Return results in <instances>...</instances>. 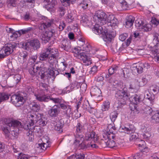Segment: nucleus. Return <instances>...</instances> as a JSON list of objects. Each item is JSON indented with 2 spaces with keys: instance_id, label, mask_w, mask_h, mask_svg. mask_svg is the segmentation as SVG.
Wrapping results in <instances>:
<instances>
[{
  "instance_id": "obj_1",
  "label": "nucleus",
  "mask_w": 159,
  "mask_h": 159,
  "mask_svg": "<svg viewBox=\"0 0 159 159\" xmlns=\"http://www.w3.org/2000/svg\"><path fill=\"white\" fill-rule=\"evenodd\" d=\"M22 128V124L20 122L17 120H12L8 123L7 125H5L2 128V130L5 134H8L10 131H11V134H14V135L15 136L17 135L19 130L21 129Z\"/></svg>"
},
{
  "instance_id": "obj_2",
  "label": "nucleus",
  "mask_w": 159,
  "mask_h": 159,
  "mask_svg": "<svg viewBox=\"0 0 159 159\" xmlns=\"http://www.w3.org/2000/svg\"><path fill=\"white\" fill-rule=\"evenodd\" d=\"M143 98V96L142 94L138 93L134 95L132 100L133 103H131L129 105V109L131 111V115L135 116V114L139 112V111L137 108V105L142 102Z\"/></svg>"
},
{
  "instance_id": "obj_3",
  "label": "nucleus",
  "mask_w": 159,
  "mask_h": 159,
  "mask_svg": "<svg viewBox=\"0 0 159 159\" xmlns=\"http://www.w3.org/2000/svg\"><path fill=\"white\" fill-rule=\"evenodd\" d=\"M129 97L130 95L127 91L123 89L117 91L115 94V97L118 100L120 105L118 106L117 104H115L114 105L115 108H118L117 109H121L122 105L126 104V102L129 99Z\"/></svg>"
},
{
  "instance_id": "obj_4",
  "label": "nucleus",
  "mask_w": 159,
  "mask_h": 159,
  "mask_svg": "<svg viewBox=\"0 0 159 159\" xmlns=\"http://www.w3.org/2000/svg\"><path fill=\"white\" fill-rule=\"evenodd\" d=\"M93 30L96 34H102V35H103V39L105 42H111V39L114 37L111 32L103 31V27L99 25L98 24H96L95 25L93 29Z\"/></svg>"
},
{
  "instance_id": "obj_5",
  "label": "nucleus",
  "mask_w": 159,
  "mask_h": 159,
  "mask_svg": "<svg viewBox=\"0 0 159 159\" xmlns=\"http://www.w3.org/2000/svg\"><path fill=\"white\" fill-rule=\"evenodd\" d=\"M83 51L76 48H74L72 50L74 56L82 61L85 65H90L92 62L90 57L87 56Z\"/></svg>"
},
{
  "instance_id": "obj_6",
  "label": "nucleus",
  "mask_w": 159,
  "mask_h": 159,
  "mask_svg": "<svg viewBox=\"0 0 159 159\" xmlns=\"http://www.w3.org/2000/svg\"><path fill=\"white\" fill-rule=\"evenodd\" d=\"M15 46L11 44H8L5 45L0 50V58L5 57L11 54L15 48Z\"/></svg>"
},
{
  "instance_id": "obj_7",
  "label": "nucleus",
  "mask_w": 159,
  "mask_h": 159,
  "mask_svg": "<svg viewBox=\"0 0 159 159\" xmlns=\"http://www.w3.org/2000/svg\"><path fill=\"white\" fill-rule=\"evenodd\" d=\"M116 130V128L115 126L109 124L107 126V131H106L103 133V136L105 138L111 137L112 139L115 140L116 136L115 134Z\"/></svg>"
},
{
  "instance_id": "obj_8",
  "label": "nucleus",
  "mask_w": 159,
  "mask_h": 159,
  "mask_svg": "<svg viewBox=\"0 0 159 159\" xmlns=\"http://www.w3.org/2000/svg\"><path fill=\"white\" fill-rule=\"evenodd\" d=\"M11 101L12 103L16 107L20 106L25 102V100L23 97L16 95L11 96Z\"/></svg>"
},
{
  "instance_id": "obj_9",
  "label": "nucleus",
  "mask_w": 159,
  "mask_h": 159,
  "mask_svg": "<svg viewBox=\"0 0 159 159\" xmlns=\"http://www.w3.org/2000/svg\"><path fill=\"white\" fill-rule=\"evenodd\" d=\"M96 16L98 18V23L100 25H103L107 23V16L102 11H98L96 13Z\"/></svg>"
},
{
  "instance_id": "obj_10",
  "label": "nucleus",
  "mask_w": 159,
  "mask_h": 159,
  "mask_svg": "<svg viewBox=\"0 0 159 159\" xmlns=\"http://www.w3.org/2000/svg\"><path fill=\"white\" fill-rule=\"evenodd\" d=\"M33 117L34 116L31 114L28 115L27 119L24 123L23 125H22V128L20 130H21L23 128L26 130L30 129L31 127L34 125Z\"/></svg>"
},
{
  "instance_id": "obj_11",
  "label": "nucleus",
  "mask_w": 159,
  "mask_h": 159,
  "mask_svg": "<svg viewBox=\"0 0 159 159\" xmlns=\"http://www.w3.org/2000/svg\"><path fill=\"white\" fill-rule=\"evenodd\" d=\"M88 128V127L86 124L83 125L82 124L80 123H77L76 127V137H78L80 138L82 137V136L80 134L81 133L84 132L85 130Z\"/></svg>"
},
{
  "instance_id": "obj_12",
  "label": "nucleus",
  "mask_w": 159,
  "mask_h": 159,
  "mask_svg": "<svg viewBox=\"0 0 159 159\" xmlns=\"http://www.w3.org/2000/svg\"><path fill=\"white\" fill-rule=\"evenodd\" d=\"M52 101L55 104L59 103L62 102V99L59 98H53L50 96H48L45 95L40 97V102H48L49 100Z\"/></svg>"
},
{
  "instance_id": "obj_13",
  "label": "nucleus",
  "mask_w": 159,
  "mask_h": 159,
  "mask_svg": "<svg viewBox=\"0 0 159 159\" xmlns=\"http://www.w3.org/2000/svg\"><path fill=\"white\" fill-rule=\"evenodd\" d=\"M111 139H112L111 137L105 138L103 136V138L102 139V142L103 143H105L106 145L108 147L111 148H113L116 146V137L115 138V140L113 139L112 140H111Z\"/></svg>"
},
{
  "instance_id": "obj_14",
  "label": "nucleus",
  "mask_w": 159,
  "mask_h": 159,
  "mask_svg": "<svg viewBox=\"0 0 159 159\" xmlns=\"http://www.w3.org/2000/svg\"><path fill=\"white\" fill-rule=\"evenodd\" d=\"M61 43L59 45V48L62 50L68 52L71 49V45L69 41L64 39L62 40Z\"/></svg>"
},
{
  "instance_id": "obj_15",
  "label": "nucleus",
  "mask_w": 159,
  "mask_h": 159,
  "mask_svg": "<svg viewBox=\"0 0 159 159\" xmlns=\"http://www.w3.org/2000/svg\"><path fill=\"white\" fill-rule=\"evenodd\" d=\"M47 17L45 16H40V20H43L46 21V22H44L43 20L42 21L43 22L41 24H40V29L41 30H46L48 28L51 26L53 23L52 21H47Z\"/></svg>"
},
{
  "instance_id": "obj_16",
  "label": "nucleus",
  "mask_w": 159,
  "mask_h": 159,
  "mask_svg": "<svg viewBox=\"0 0 159 159\" xmlns=\"http://www.w3.org/2000/svg\"><path fill=\"white\" fill-rule=\"evenodd\" d=\"M6 30L9 31L10 33L12 34L10 36L11 38L12 39V40H14L17 38L19 37L22 34L24 33V31L22 30H19L18 31L15 32L13 29L10 28L7 29Z\"/></svg>"
},
{
  "instance_id": "obj_17",
  "label": "nucleus",
  "mask_w": 159,
  "mask_h": 159,
  "mask_svg": "<svg viewBox=\"0 0 159 159\" xmlns=\"http://www.w3.org/2000/svg\"><path fill=\"white\" fill-rule=\"evenodd\" d=\"M59 106L60 108L62 109L65 110V113L67 115H69L71 113V106L68 105L67 102L64 101L63 103L61 102Z\"/></svg>"
},
{
  "instance_id": "obj_18",
  "label": "nucleus",
  "mask_w": 159,
  "mask_h": 159,
  "mask_svg": "<svg viewBox=\"0 0 159 159\" xmlns=\"http://www.w3.org/2000/svg\"><path fill=\"white\" fill-rule=\"evenodd\" d=\"M135 129L134 126L132 125H130L127 127L122 126L120 129V130H122L124 131H121V132H123L128 134H131L134 133L135 132Z\"/></svg>"
},
{
  "instance_id": "obj_19",
  "label": "nucleus",
  "mask_w": 159,
  "mask_h": 159,
  "mask_svg": "<svg viewBox=\"0 0 159 159\" xmlns=\"http://www.w3.org/2000/svg\"><path fill=\"white\" fill-rule=\"evenodd\" d=\"M43 1V3L46 2L47 5L43 6V7H45L48 11H49L50 9H52L56 5V1L55 0H49L48 2V0H42Z\"/></svg>"
},
{
  "instance_id": "obj_20",
  "label": "nucleus",
  "mask_w": 159,
  "mask_h": 159,
  "mask_svg": "<svg viewBox=\"0 0 159 159\" xmlns=\"http://www.w3.org/2000/svg\"><path fill=\"white\" fill-rule=\"evenodd\" d=\"M58 105H55L52 108H51L48 111V114L52 117H56L60 113L59 109L57 108H54L55 106L58 107Z\"/></svg>"
},
{
  "instance_id": "obj_21",
  "label": "nucleus",
  "mask_w": 159,
  "mask_h": 159,
  "mask_svg": "<svg viewBox=\"0 0 159 159\" xmlns=\"http://www.w3.org/2000/svg\"><path fill=\"white\" fill-rule=\"evenodd\" d=\"M110 24L109 25L115 26L118 23L117 19L113 15H109L107 20V23Z\"/></svg>"
},
{
  "instance_id": "obj_22",
  "label": "nucleus",
  "mask_w": 159,
  "mask_h": 159,
  "mask_svg": "<svg viewBox=\"0 0 159 159\" xmlns=\"http://www.w3.org/2000/svg\"><path fill=\"white\" fill-rule=\"evenodd\" d=\"M97 136L95 135L94 132H92L86 133L85 139L87 141L93 140L94 142L97 140Z\"/></svg>"
},
{
  "instance_id": "obj_23",
  "label": "nucleus",
  "mask_w": 159,
  "mask_h": 159,
  "mask_svg": "<svg viewBox=\"0 0 159 159\" xmlns=\"http://www.w3.org/2000/svg\"><path fill=\"white\" fill-rule=\"evenodd\" d=\"M64 125V120L62 119H61L55 126L54 129L56 130L59 133H61L63 131L62 128Z\"/></svg>"
},
{
  "instance_id": "obj_24",
  "label": "nucleus",
  "mask_w": 159,
  "mask_h": 159,
  "mask_svg": "<svg viewBox=\"0 0 159 159\" xmlns=\"http://www.w3.org/2000/svg\"><path fill=\"white\" fill-rule=\"evenodd\" d=\"M135 20L134 18L132 16H129L126 19L125 22V27L129 28L132 26Z\"/></svg>"
},
{
  "instance_id": "obj_25",
  "label": "nucleus",
  "mask_w": 159,
  "mask_h": 159,
  "mask_svg": "<svg viewBox=\"0 0 159 159\" xmlns=\"http://www.w3.org/2000/svg\"><path fill=\"white\" fill-rule=\"evenodd\" d=\"M139 88V83L137 81L132 82L129 85V89L130 91H133L134 92H136L138 90Z\"/></svg>"
},
{
  "instance_id": "obj_26",
  "label": "nucleus",
  "mask_w": 159,
  "mask_h": 159,
  "mask_svg": "<svg viewBox=\"0 0 159 159\" xmlns=\"http://www.w3.org/2000/svg\"><path fill=\"white\" fill-rule=\"evenodd\" d=\"M143 110L144 113L146 114V116L151 115L153 112V110L152 108L150 107L147 106H144Z\"/></svg>"
},
{
  "instance_id": "obj_27",
  "label": "nucleus",
  "mask_w": 159,
  "mask_h": 159,
  "mask_svg": "<svg viewBox=\"0 0 159 159\" xmlns=\"http://www.w3.org/2000/svg\"><path fill=\"white\" fill-rule=\"evenodd\" d=\"M89 0H82V1L79 4V7L83 10H86L88 7V3Z\"/></svg>"
},
{
  "instance_id": "obj_28",
  "label": "nucleus",
  "mask_w": 159,
  "mask_h": 159,
  "mask_svg": "<svg viewBox=\"0 0 159 159\" xmlns=\"http://www.w3.org/2000/svg\"><path fill=\"white\" fill-rule=\"evenodd\" d=\"M85 155L83 153L76 154L69 157V159H84Z\"/></svg>"
},
{
  "instance_id": "obj_29",
  "label": "nucleus",
  "mask_w": 159,
  "mask_h": 159,
  "mask_svg": "<svg viewBox=\"0 0 159 159\" xmlns=\"http://www.w3.org/2000/svg\"><path fill=\"white\" fill-rule=\"evenodd\" d=\"M147 129L148 130H147L145 132V133L141 134L143 136V138L146 140H148L151 136V134L150 133V131L151 130L150 127L149 126L147 127L146 129Z\"/></svg>"
},
{
  "instance_id": "obj_30",
  "label": "nucleus",
  "mask_w": 159,
  "mask_h": 159,
  "mask_svg": "<svg viewBox=\"0 0 159 159\" xmlns=\"http://www.w3.org/2000/svg\"><path fill=\"white\" fill-rule=\"evenodd\" d=\"M135 24L137 28L141 31L143 27L144 23L141 20H136L135 21Z\"/></svg>"
},
{
  "instance_id": "obj_31",
  "label": "nucleus",
  "mask_w": 159,
  "mask_h": 159,
  "mask_svg": "<svg viewBox=\"0 0 159 159\" xmlns=\"http://www.w3.org/2000/svg\"><path fill=\"white\" fill-rule=\"evenodd\" d=\"M150 90L153 94H157L159 92V87L156 85H153L150 88Z\"/></svg>"
},
{
  "instance_id": "obj_32",
  "label": "nucleus",
  "mask_w": 159,
  "mask_h": 159,
  "mask_svg": "<svg viewBox=\"0 0 159 159\" xmlns=\"http://www.w3.org/2000/svg\"><path fill=\"white\" fill-rule=\"evenodd\" d=\"M46 50L47 52H49V55L50 54L51 57L53 58H56V55L55 54V53L56 52L57 49H56L55 48H47Z\"/></svg>"
},
{
  "instance_id": "obj_33",
  "label": "nucleus",
  "mask_w": 159,
  "mask_h": 159,
  "mask_svg": "<svg viewBox=\"0 0 159 159\" xmlns=\"http://www.w3.org/2000/svg\"><path fill=\"white\" fill-rule=\"evenodd\" d=\"M101 92L100 89L96 87L91 89V93H92L94 96H99L101 94Z\"/></svg>"
},
{
  "instance_id": "obj_34",
  "label": "nucleus",
  "mask_w": 159,
  "mask_h": 159,
  "mask_svg": "<svg viewBox=\"0 0 159 159\" xmlns=\"http://www.w3.org/2000/svg\"><path fill=\"white\" fill-rule=\"evenodd\" d=\"M151 121L154 123H159V112L152 116L151 117Z\"/></svg>"
},
{
  "instance_id": "obj_35",
  "label": "nucleus",
  "mask_w": 159,
  "mask_h": 159,
  "mask_svg": "<svg viewBox=\"0 0 159 159\" xmlns=\"http://www.w3.org/2000/svg\"><path fill=\"white\" fill-rule=\"evenodd\" d=\"M133 70L135 72L137 71L139 74L143 72V65L142 64H141L137 66L136 67H133Z\"/></svg>"
},
{
  "instance_id": "obj_36",
  "label": "nucleus",
  "mask_w": 159,
  "mask_h": 159,
  "mask_svg": "<svg viewBox=\"0 0 159 159\" xmlns=\"http://www.w3.org/2000/svg\"><path fill=\"white\" fill-rule=\"evenodd\" d=\"M120 2V5L122 9L123 10H128L129 9L128 6L127 2L124 0H119Z\"/></svg>"
},
{
  "instance_id": "obj_37",
  "label": "nucleus",
  "mask_w": 159,
  "mask_h": 159,
  "mask_svg": "<svg viewBox=\"0 0 159 159\" xmlns=\"http://www.w3.org/2000/svg\"><path fill=\"white\" fill-rule=\"evenodd\" d=\"M118 69V66L116 65L112 66L108 70V74L110 75L113 74L115 72H116Z\"/></svg>"
},
{
  "instance_id": "obj_38",
  "label": "nucleus",
  "mask_w": 159,
  "mask_h": 159,
  "mask_svg": "<svg viewBox=\"0 0 159 159\" xmlns=\"http://www.w3.org/2000/svg\"><path fill=\"white\" fill-rule=\"evenodd\" d=\"M110 102L108 100L105 101L103 103V107L102 110L103 111H107L110 108Z\"/></svg>"
},
{
  "instance_id": "obj_39",
  "label": "nucleus",
  "mask_w": 159,
  "mask_h": 159,
  "mask_svg": "<svg viewBox=\"0 0 159 159\" xmlns=\"http://www.w3.org/2000/svg\"><path fill=\"white\" fill-rule=\"evenodd\" d=\"M151 27L152 26L150 24H144L143 27L141 31L145 32H148L151 30Z\"/></svg>"
},
{
  "instance_id": "obj_40",
  "label": "nucleus",
  "mask_w": 159,
  "mask_h": 159,
  "mask_svg": "<svg viewBox=\"0 0 159 159\" xmlns=\"http://www.w3.org/2000/svg\"><path fill=\"white\" fill-rule=\"evenodd\" d=\"M49 52L46 50L45 51L42 53L40 54V60L43 61L46 60L48 57Z\"/></svg>"
},
{
  "instance_id": "obj_41",
  "label": "nucleus",
  "mask_w": 159,
  "mask_h": 159,
  "mask_svg": "<svg viewBox=\"0 0 159 159\" xmlns=\"http://www.w3.org/2000/svg\"><path fill=\"white\" fill-rule=\"evenodd\" d=\"M44 116V115L43 114H40V125L43 126L46 125L47 124L46 120L47 119Z\"/></svg>"
},
{
  "instance_id": "obj_42",
  "label": "nucleus",
  "mask_w": 159,
  "mask_h": 159,
  "mask_svg": "<svg viewBox=\"0 0 159 159\" xmlns=\"http://www.w3.org/2000/svg\"><path fill=\"white\" fill-rule=\"evenodd\" d=\"M138 141L139 142L137 143L136 144L140 148V149L145 147L146 143L144 141L138 139Z\"/></svg>"
},
{
  "instance_id": "obj_43",
  "label": "nucleus",
  "mask_w": 159,
  "mask_h": 159,
  "mask_svg": "<svg viewBox=\"0 0 159 159\" xmlns=\"http://www.w3.org/2000/svg\"><path fill=\"white\" fill-rule=\"evenodd\" d=\"M9 98V96L5 93H0V103L6 100H7Z\"/></svg>"
},
{
  "instance_id": "obj_44",
  "label": "nucleus",
  "mask_w": 159,
  "mask_h": 159,
  "mask_svg": "<svg viewBox=\"0 0 159 159\" xmlns=\"http://www.w3.org/2000/svg\"><path fill=\"white\" fill-rule=\"evenodd\" d=\"M118 115V113L115 111H114L111 113L110 115V118L111 120V121L112 122H114L115 121L116 118L117 117Z\"/></svg>"
},
{
  "instance_id": "obj_45",
  "label": "nucleus",
  "mask_w": 159,
  "mask_h": 159,
  "mask_svg": "<svg viewBox=\"0 0 159 159\" xmlns=\"http://www.w3.org/2000/svg\"><path fill=\"white\" fill-rule=\"evenodd\" d=\"M30 42V45L32 47H33L34 49L37 48V46L39 44L38 41L36 40H31Z\"/></svg>"
},
{
  "instance_id": "obj_46",
  "label": "nucleus",
  "mask_w": 159,
  "mask_h": 159,
  "mask_svg": "<svg viewBox=\"0 0 159 159\" xmlns=\"http://www.w3.org/2000/svg\"><path fill=\"white\" fill-rule=\"evenodd\" d=\"M40 140L42 141V144H48L49 142V139L48 137L47 136H43L40 139Z\"/></svg>"
},
{
  "instance_id": "obj_47",
  "label": "nucleus",
  "mask_w": 159,
  "mask_h": 159,
  "mask_svg": "<svg viewBox=\"0 0 159 159\" xmlns=\"http://www.w3.org/2000/svg\"><path fill=\"white\" fill-rule=\"evenodd\" d=\"M88 17L86 15H84L82 16L81 20V23L84 24H86L89 21Z\"/></svg>"
},
{
  "instance_id": "obj_48",
  "label": "nucleus",
  "mask_w": 159,
  "mask_h": 159,
  "mask_svg": "<svg viewBox=\"0 0 159 159\" xmlns=\"http://www.w3.org/2000/svg\"><path fill=\"white\" fill-rule=\"evenodd\" d=\"M133 35L134 39H136L137 40H139L142 38V34L138 32H134Z\"/></svg>"
},
{
  "instance_id": "obj_49",
  "label": "nucleus",
  "mask_w": 159,
  "mask_h": 159,
  "mask_svg": "<svg viewBox=\"0 0 159 159\" xmlns=\"http://www.w3.org/2000/svg\"><path fill=\"white\" fill-rule=\"evenodd\" d=\"M111 49L114 52H117L118 49H119V51H121L122 50L121 48H120L119 46H118L117 44L112 46Z\"/></svg>"
},
{
  "instance_id": "obj_50",
  "label": "nucleus",
  "mask_w": 159,
  "mask_h": 159,
  "mask_svg": "<svg viewBox=\"0 0 159 159\" xmlns=\"http://www.w3.org/2000/svg\"><path fill=\"white\" fill-rule=\"evenodd\" d=\"M85 147L86 148H88L89 147H92L93 148H97L98 147V146L97 144L96 143L92 144V142H91L90 143H88L87 144H85Z\"/></svg>"
},
{
  "instance_id": "obj_51",
  "label": "nucleus",
  "mask_w": 159,
  "mask_h": 159,
  "mask_svg": "<svg viewBox=\"0 0 159 159\" xmlns=\"http://www.w3.org/2000/svg\"><path fill=\"white\" fill-rule=\"evenodd\" d=\"M128 36V35L127 34L124 33L120 35L119 38L120 40L124 41L126 39Z\"/></svg>"
},
{
  "instance_id": "obj_52",
  "label": "nucleus",
  "mask_w": 159,
  "mask_h": 159,
  "mask_svg": "<svg viewBox=\"0 0 159 159\" xmlns=\"http://www.w3.org/2000/svg\"><path fill=\"white\" fill-rule=\"evenodd\" d=\"M58 11L60 12V14L61 16L64 15L65 12V7H59Z\"/></svg>"
},
{
  "instance_id": "obj_53",
  "label": "nucleus",
  "mask_w": 159,
  "mask_h": 159,
  "mask_svg": "<svg viewBox=\"0 0 159 159\" xmlns=\"http://www.w3.org/2000/svg\"><path fill=\"white\" fill-rule=\"evenodd\" d=\"M58 72L57 70L55 71L53 70H51L49 71V74L51 76H52V77L55 78V75H57L58 74Z\"/></svg>"
},
{
  "instance_id": "obj_54",
  "label": "nucleus",
  "mask_w": 159,
  "mask_h": 159,
  "mask_svg": "<svg viewBox=\"0 0 159 159\" xmlns=\"http://www.w3.org/2000/svg\"><path fill=\"white\" fill-rule=\"evenodd\" d=\"M142 152L137 153L134 156V159H142Z\"/></svg>"
},
{
  "instance_id": "obj_55",
  "label": "nucleus",
  "mask_w": 159,
  "mask_h": 159,
  "mask_svg": "<svg viewBox=\"0 0 159 159\" xmlns=\"http://www.w3.org/2000/svg\"><path fill=\"white\" fill-rule=\"evenodd\" d=\"M49 37L47 36V34L46 33L45 34H43L42 35V38L41 39L42 41H44L45 43H47L48 40H49Z\"/></svg>"
},
{
  "instance_id": "obj_56",
  "label": "nucleus",
  "mask_w": 159,
  "mask_h": 159,
  "mask_svg": "<svg viewBox=\"0 0 159 159\" xmlns=\"http://www.w3.org/2000/svg\"><path fill=\"white\" fill-rule=\"evenodd\" d=\"M48 145V144L47 143L46 144H42V143H40V150H42L41 152H42L43 151L45 150Z\"/></svg>"
},
{
  "instance_id": "obj_57",
  "label": "nucleus",
  "mask_w": 159,
  "mask_h": 159,
  "mask_svg": "<svg viewBox=\"0 0 159 159\" xmlns=\"http://www.w3.org/2000/svg\"><path fill=\"white\" fill-rule=\"evenodd\" d=\"M23 45L24 48L26 49H28L29 48L32 47L30 45V42H25L23 44Z\"/></svg>"
},
{
  "instance_id": "obj_58",
  "label": "nucleus",
  "mask_w": 159,
  "mask_h": 159,
  "mask_svg": "<svg viewBox=\"0 0 159 159\" xmlns=\"http://www.w3.org/2000/svg\"><path fill=\"white\" fill-rule=\"evenodd\" d=\"M159 53V50L158 49L153 48L151 51V53L153 55L154 57L157 56Z\"/></svg>"
},
{
  "instance_id": "obj_59",
  "label": "nucleus",
  "mask_w": 159,
  "mask_h": 159,
  "mask_svg": "<svg viewBox=\"0 0 159 159\" xmlns=\"http://www.w3.org/2000/svg\"><path fill=\"white\" fill-rule=\"evenodd\" d=\"M151 21L152 24L155 26H157L159 24V20L155 18H152Z\"/></svg>"
},
{
  "instance_id": "obj_60",
  "label": "nucleus",
  "mask_w": 159,
  "mask_h": 159,
  "mask_svg": "<svg viewBox=\"0 0 159 159\" xmlns=\"http://www.w3.org/2000/svg\"><path fill=\"white\" fill-rule=\"evenodd\" d=\"M66 26V24L64 22H61L59 26V30L60 31L62 30Z\"/></svg>"
},
{
  "instance_id": "obj_61",
  "label": "nucleus",
  "mask_w": 159,
  "mask_h": 159,
  "mask_svg": "<svg viewBox=\"0 0 159 159\" xmlns=\"http://www.w3.org/2000/svg\"><path fill=\"white\" fill-rule=\"evenodd\" d=\"M85 42V40L83 39L80 38L79 40L78 44L80 46H83L84 45Z\"/></svg>"
},
{
  "instance_id": "obj_62",
  "label": "nucleus",
  "mask_w": 159,
  "mask_h": 159,
  "mask_svg": "<svg viewBox=\"0 0 159 159\" xmlns=\"http://www.w3.org/2000/svg\"><path fill=\"white\" fill-rule=\"evenodd\" d=\"M20 159H29L30 156L25 154H20Z\"/></svg>"
},
{
  "instance_id": "obj_63",
  "label": "nucleus",
  "mask_w": 159,
  "mask_h": 159,
  "mask_svg": "<svg viewBox=\"0 0 159 159\" xmlns=\"http://www.w3.org/2000/svg\"><path fill=\"white\" fill-rule=\"evenodd\" d=\"M14 79L16 83H18L20 82L21 79V76L19 75H16L14 76Z\"/></svg>"
},
{
  "instance_id": "obj_64",
  "label": "nucleus",
  "mask_w": 159,
  "mask_h": 159,
  "mask_svg": "<svg viewBox=\"0 0 159 159\" xmlns=\"http://www.w3.org/2000/svg\"><path fill=\"white\" fill-rule=\"evenodd\" d=\"M97 71V68L96 66H93L91 68L90 71V73L92 74H94Z\"/></svg>"
}]
</instances>
